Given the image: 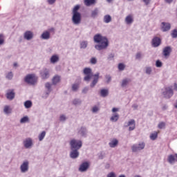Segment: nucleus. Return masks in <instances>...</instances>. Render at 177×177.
<instances>
[{"instance_id": "nucleus-33", "label": "nucleus", "mask_w": 177, "mask_h": 177, "mask_svg": "<svg viewBox=\"0 0 177 177\" xmlns=\"http://www.w3.org/2000/svg\"><path fill=\"white\" fill-rule=\"evenodd\" d=\"M46 135V132L45 131H42L39 135V140H44V138H45Z\"/></svg>"}, {"instance_id": "nucleus-25", "label": "nucleus", "mask_w": 177, "mask_h": 177, "mask_svg": "<svg viewBox=\"0 0 177 177\" xmlns=\"http://www.w3.org/2000/svg\"><path fill=\"white\" fill-rule=\"evenodd\" d=\"M158 138V132L155 131L154 133H151L150 139L151 140H156Z\"/></svg>"}, {"instance_id": "nucleus-61", "label": "nucleus", "mask_w": 177, "mask_h": 177, "mask_svg": "<svg viewBox=\"0 0 177 177\" xmlns=\"http://www.w3.org/2000/svg\"><path fill=\"white\" fill-rule=\"evenodd\" d=\"M13 66L14 67H17V63H14Z\"/></svg>"}, {"instance_id": "nucleus-11", "label": "nucleus", "mask_w": 177, "mask_h": 177, "mask_svg": "<svg viewBox=\"0 0 177 177\" xmlns=\"http://www.w3.org/2000/svg\"><path fill=\"white\" fill-rule=\"evenodd\" d=\"M88 168L89 163L88 162H84L80 165L79 171H80V172H85V171H86V169H88Z\"/></svg>"}, {"instance_id": "nucleus-64", "label": "nucleus", "mask_w": 177, "mask_h": 177, "mask_svg": "<svg viewBox=\"0 0 177 177\" xmlns=\"http://www.w3.org/2000/svg\"><path fill=\"white\" fill-rule=\"evenodd\" d=\"M134 177H141L140 176L136 175Z\"/></svg>"}, {"instance_id": "nucleus-41", "label": "nucleus", "mask_w": 177, "mask_h": 177, "mask_svg": "<svg viewBox=\"0 0 177 177\" xmlns=\"http://www.w3.org/2000/svg\"><path fill=\"white\" fill-rule=\"evenodd\" d=\"M6 77L7 78V80H12V78H13V73L12 72L8 73L6 75Z\"/></svg>"}, {"instance_id": "nucleus-8", "label": "nucleus", "mask_w": 177, "mask_h": 177, "mask_svg": "<svg viewBox=\"0 0 177 177\" xmlns=\"http://www.w3.org/2000/svg\"><path fill=\"white\" fill-rule=\"evenodd\" d=\"M160 30H162L163 32L169 31L171 30V24L168 22H162L160 24Z\"/></svg>"}, {"instance_id": "nucleus-42", "label": "nucleus", "mask_w": 177, "mask_h": 177, "mask_svg": "<svg viewBox=\"0 0 177 177\" xmlns=\"http://www.w3.org/2000/svg\"><path fill=\"white\" fill-rule=\"evenodd\" d=\"M45 87L46 88V89H48V91L49 92H50V88H52V84H50V83H49V82H47L45 84Z\"/></svg>"}, {"instance_id": "nucleus-17", "label": "nucleus", "mask_w": 177, "mask_h": 177, "mask_svg": "<svg viewBox=\"0 0 177 177\" xmlns=\"http://www.w3.org/2000/svg\"><path fill=\"white\" fill-rule=\"evenodd\" d=\"M21 172H27L28 171V161H25L20 167Z\"/></svg>"}, {"instance_id": "nucleus-49", "label": "nucleus", "mask_w": 177, "mask_h": 177, "mask_svg": "<svg viewBox=\"0 0 177 177\" xmlns=\"http://www.w3.org/2000/svg\"><path fill=\"white\" fill-rule=\"evenodd\" d=\"M107 177H115V174L114 172H111L107 175Z\"/></svg>"}, {"instance_id": "nucleus-2", "label": "nucleus", "mask_w": 177, "mask_h": 177, "mask_svg": "<svg viewBox=\"0 0 177 177\" xmlns=\"http://www.w3.org/2000/svg\"><path fill=\"white\" fill-rule=\"evenodd\" d=\"M38 77L35 76V74L27 75L24 79L25 82L27 84H30V85H34L37 82Z\"/></svg>"}, {"instance_id": "nucleus-53", "label": "nucleus", "mask_w": 177, "mask_h": 177, "mask_svg": "<svg viewBox=\"0 0 177 177\" xmlns=\"http://www.w3.org/2000/svg\"><path fill=\"white\" fill-rule=\"evenodd\" d=\"M142 57V54L140 53H138L136 55V59H140Z\"/></svg>"}, {"instance_id": "nucleus-45", "label": "nucleus", "mask_w": 177, "mask_h": 177, "mask_svg": "<svg viewBox=\"0 0 177 177\" xmlns=\"http://www.w3.org/2000/svg\"><path fill=\"white\" fill-rule=\"evenodd\" d=\"M73 104H75V105H77V104H81V101L80 100H77V99H75V100H73Z\"/></svg>"}, {"instance_id": "nucleus-56", "label": "nucleus", "mask_w": 177, "mask_h": 177, "mask_svg": "<svg viewBox=\"0 0 177 177\" xmlns=\"http://www.w3.org/2000/svg\"><path fill=\"white\" fill-rule=\"evenodd\" d=\"M143 2H145V5H149L150 3V0H143Z\"/></svg>"}, {"instance_id": "nucleus-39", "label": "nucleus", "mask_w": 177, "mask_h": 177, "mask_svg": "<svg viewBox=\"0 0 177 177\" xmlns=\"http://www.w3.org/2000/svg\"><path fill=\"white\" fill-rule=\"evenodd\" d=\"M5 43V37H3V35H0V45H3Z\"/></svg>"}, {"instance_id": "nucleus-31", "label": "nucleus", "mask_w": 177, "mask_h": 177, "mask_svg": "<svg viewBox=\"0 0 177 177\" xmlns=\"http://www.w3.org/2000/svg\"><path fill=\"white\" fill-rule=\"evenodd\" d=\"M95 0H84V3L86 6H91L95 3Z\"/></svg>"}, {"instance_id": "nucleus-23", "label": "nucleus", "mask_w": 177, "mask_h": 177, "mask_svg": "<svg viewBox=\"0 0 177 177\" xmlns=\"http://www.w3.org/2000/svg\"><path fill=\"white\" fill-rule=\"evenodd\" d=\"M41 38L43 39H49V38H50V34L49 33V32L46 31L42 33Z\"/></svg>"}, {"instance_id": "nucleus-10", "label": "nucleus", "mask_w": 177, "mask_h": 177, "mask_svg": "<svg viewBox=\"0 0 177 177\" xmlns=\"http://www.w3.org/2000/svg\"><path fill=\"white\" fill-rule=\"evenodd\" d=\"M24 37L25 39H27V41H30V39H32L34 37V33L30 30H27L25 32Z\"/></svg>"}, {"instance_id": "nucleus-7", "label": "nucleus", "mask_w": 177, "mask_h": 177, "mask_svg": "<svg viewBox=\"0 0 177 177\" xmlns=\"http://www.w3.org/2000/svg\"><path fill=\"white\" fill-rule=\"evenodd\" d=\"M132 151L136 153V151H139L140 150H143L145 149V142H141L138 144V145H134L131 147Z\"/></svg>"}, {"instance_id": "nucleus-28", "label": "nucleus", "mask_w": 177, "mask_h": 177, "mask_svg": "<svg viewBox=\"0 0 177 177\" xmlns=\"http://www.w3.org/2000/svg\"><path fill=\"white\" fill-rule=\"evenodd\" d=\"M104 23L109 24L111 21V16L109 15H106L104 17Z\"/></svg>"}, {"instance_id": "nucleus-62", "label": "nucleus", "mask_w": 177, "mask_h": 177, "mask_svg": "<svg viewBox=\"0 0 177 177\" xmlns=\"http://www.w3.org/2000/svg\"><path fill=\"white\" fill-rule=\"evenodd\" d=\"M133 107L134 109H138V105H133Z\"/></svg>"}, {"instance_id": "nucleus-48", "label": "nucleus", "mask_w": 177, "mask_h": 177, "mask_svg": "<svg viewBox=\"0 0 177 177\" xmlns=\"http://www.w3.org/2000/svg\"><path fill=\"white\" fill-rule=\"evenodd\" d=\"M85 131L86 129L84 127H82L81 129L79 131V133H81V135H84Z\"/></svg>"}, {"instance_id": "nucleus-29", "label": "nucleus", "mask_w": 177, "mask_h": 177, "mask_svg": "<svg viewBox=\"0 0 177 177\" xmlns=\"http://www.w3.org/2000/svg\"><path fill=\"white\" fill-rule=\"evenodd\" d=\"M59 62V56L57 55H53L50 58L51 63H56Z\"/></svg>"}, {"instance_id": "nucleus-60", "label": "nucleus", "mask_w": 177, "mask_h": 177, "mask_svg": "<svg viewBox=\"0 0 177 177\" xmlns=\"http://www.w3.org/2000/svg\"><path fill=\"white\" fill-rule=\"evenodd\" d=\"M88 91V88H84V90H83V93H85V92H86Z\"/></svg>"}, {"instance_id": "nucleus-5", "label": "nucleus", "mask_w": 177, "mask_h": 177, "mask_svg": "<svg viewBox=\"0 0 177 177\" xmlns=\"http://www.w3.org/2000/svg\"><path fill=\"white\" fill-rule=\"evenodd\" d=\"M163 95L166 99H169L174 96V91L172 87H166L165 91L163 92Z\"/></svg>"}, {"instance_id": "nucleus-24", "label": "nucleus", "mask_w": 177, "mask_h": 177, "mask_svg": "<svg viewBox=\"0 0 177 177\" xmlns=\"http://www.w3.org/2000/svg\"><path fill=\"white\" fill-rule=\"evenodd\" d=\"M99 15V10L97 8L94 9L91 11V17L95 19V17H97V15Z\"/></svg>"}, {"instance_id": "nucleus-38", "label": "nucleus", "mask_w": 177, "mask_h": 177, "mask_svg": "<svg viewBox=\"0 0 177 177\" xmlns=\"http://www.w3.org/2000/svg\"><path fill=\"white\" fill-rule=\"evenodd\" d=\"M118 69L120 71H122L125 69V65L122 63H120L118 64Z\"/></svg>"}, {"instance_id": "nucleus-50", "label": "nucleus", "mask_w": 177, "mask_h": 177, "mask_svg": "<svg viewBox=\"0 0 177 177\" xmlns=\"http://www.w3.org/2000/svg\"><path fill=\"white\" fill-rule=\"evenodd\" d=\"M146 73H147V74H151V68H149V67L147 68Z\"/></svg>"}, {"instance_id": "nucleus-58", "label": "nucleus", "mask_w": 177, "mask_h": 177, "mask_svg": "<svg viewBox=\"0 0 177 177\" xmlns=\"http://www.w3.org/2000/svg\"><path fill=\"white\" fill-rule=\"evenodd\" d=\"M174 91H177V84L176 83H175L174 84Z\"/></svg>"}, {"instance_id": "nucleus-1", "label": "nucleus", "mask_w": 177, "mask_h": 177, "mask_svg": "<svg viewBox=\"0 0 177 177\" xmlns=\"http://www.w3.org/2000/svg\"><path fill=\"white\" fill-rule=\"evenodd\" d=\"M94 42L98 44L95 46L97 50H103L109 46V39L106 37L102 36L100 34H97L93 37Z\"/></svg>"}, {"instance_id": "nucleus-21", "label": "nucleus", "mask_w": 177, "mask_h": 177, "mask_svg": "<svg viewBox=\"0 0 177 177\" xmlns=\"http://www.w3.org/2000/svg\"><path fill=\"white\" fill-rule=\"evenodd\" d=\"M78 149H75L72 152H71V158H77L78 156H80V153H78Z\"/></svg>"}, {"instance_id": "nucleus-9", "label": "nucleus", "mask_w": 177, "mask_h": 177, "mask_svg": "<svg viewBox=\"0 0 177 177\" xmlns=\"http://www.w3.org/2000/svg\"><path fill=\"white\" fill-rule=\"evenodd\" d=\"M160 45H161V39H160V37H155L152 39V46H153V48H157V46H160Z\"/></svg>"}, {"instance_id": "nucleus-6", "label": "nucleus", "mask_w": 177, "mask_h": 177, "mask_svg": "<svg viewBox=\"0 0 177 177\" xmlns=\"http://www.w3.org/2000/svg\"><path fill=\"white\" fill-rule=\"evenodd\" d=\"M73 24L78 25L81 23V13H74L72 17Z\"/></svg>"}, {"instance_id": "nucleus-36", "label": "nucleus", "mask_w": 177, "mask_h": 177, "mask_svg": "<svg viewBox=\"0 0 177 177\" xmlns=\"http://www.w3.org/2000/svg\"><path fill=\"white\" fill-rule=\"evenodd\" d=\"M21 124H24L26 122H28V117L25 116L22 118L20 120Z\"/></svg>"}, {"instance_id": "nucleus-44", "label": "nucleus", "mask_w": 177, "mask_h": 177, "mask_svg": "<svg viewBox=\"0 0 177 177\" xmlns=\"http://www.w3.org/2000/svg\"><path fill=\"white\" fill-rule=\"evenodd\" d=\"M90 62L91 64H96V63H97V59H96L95 57H92L90 60Z\"/></svg>"}, {"instance_id": "nucleus-14", "label": "nucleus", "mask_w": 177, "mask_h": 177, "mask_svg": "<svg viewBox=\"0 0 177 177\" xmlns=\"http://www.w3.org/2000/svg\"><path fill=\"white\" fill-rule=\"evenodd\" d=\"M125 127H129V131H133V129H135L136 128L135 120L132 119L130 121H129L127 124L125 125Z\"/></svg>"}, {"instance_id": "nucleus-43", "label": "nucleus", "mask_w": 177, "mask_h": 177, "mask_svg": "<svg viewBox=\"0 0 177 177\" xmlns=\"http://www.w3.org/2000/svg\"><path fill=\"white\" fill-rule=\"evenodd\" d=\"M172 38H177V29H174L171 32Z\"/></svg>"}, {"instance_id": "nucleus-27", "label": "nucleus", "mask_w": 177, "mask_h": 177, "mask_svg": "<svg viewBox=\"0 0 177 177\" xmlns=\"http://www.w3.org/2000/svg\"><path fill=\"white\" fill-rule=\"evenodd\" d=\"M26 109H30L32 106V102L30 100H27L24 102Z\"/></svg>"}, {"instance_id": "nucleus-3", "label": "nucleus", "mask_w": 177, "mask_h": 177, "mask_svg": "<svg viewBox=\"0 0 177 177\" xmlns=\"http://www.w3.org/2000/svg\"><path fill=\"white\" fill-rule=\"evenodd\" d=\"M71 149L80 150L82 147V142L81 140H72L70 142Z\"/></svg>"}, {"instance_id": "nucleus-16", "label": "nucleus", "mask_w": 177, "mask_h": 177, "mask_svg": "<svg viewBox=\"0 0 177 177\" xmlns=\"http://www.w3.org/2000/svg\"><path fill=\"white\" fill-rule=\"evenodd\" d=\"M41 77L43 80H46V78H49V70L44 69L41 71Z\"/></svg>"}, {"instance_id": "nucleus-52", "label": "nucleus", "mask_w": 177, "mask_h": 177, "mask_svg": "<svg viewBox=\"0 0 177 177\" xmlns=\"http://www.w3.org/2000/svg\"><path fill=\"white\" fill-rule=\"evenodd\" d=\"M60 121H66V116L64 115H61L59 118Z\"/></svg>"}, {"instance_id": "nucleus-55", "label": "nucleus", "mask_w": 177, "mask_h": 177, "mask_svg": "<svg viewBox=\"0 0 177 177\" xmlns=\"http://www.w3.org/2000/svg\"><path fill=\"white\" fill-rule=\"evenodd\" d=\"M106 78L107 80V82H110L111 81V77H110L109 75H106Z\"/></svg>"}, {"instance_id": "nucleus-13", "label": "nucleus", "mask_w": 177, "mask_h": 177, "mask_svg": "<svg viewBox=\"0 0 177 177\" xmlns=\"http://www.w3.org/2000/svg\"><path fill=\"white\" fill-rule=\"evenodd\" d=\"M99 75H100V73H97L96 74L93 75V77H94V79L90 85L91 88H93V86H95V85H96L97 82H98Z\"/></svg>"}, {"instance_id": "nucleus-35", "label": "nucleus", "mask_w": 177, "mask_h": 177, "mask_svg": "<svg viewBox=\"0 0 177 177\" xmlns=\"http://www.w3.org/2000/svg\"><path fill=\"white\" fill-rule=\"evenodd\" d=\"M88 46V41H82L80 44L81 49H85Z\"/></svg>"}, {"instance_id": "nucleus-30", "label": "nucleus", "mask_w": 177, "mask_h": 177, "mask_svg": "<svg viewBox=\"0 0 177 177\" xmlns=\"http://www.w3.org/2000/svg\"><path fill=\"white\" fill-rule=\"evenodd\" d=\"M100 93H101V96H102V97H106V96H107V95H109V90L102 89L100 91Z\"/></svg>"}, {"instance_id": "nucleus-51", "label": "nucleus", "mask_w": 177, "mask_h": 177, "mask_svg": "<svg viewBox=\"0 0 177 177\" xmlns=\"http://www.w3.org/2000/svg\"><path fill=\"white\" fill-rule=\"evenodd\" d=\"M96 111H99V108L97 106H94L93 108V113H96Z\"/></svg>"}, {"instance_id": "nucleus-63", "label": "nucleus", "mask_w": 177, "mask_h": 177, "mask_svg": "<svg viewBox=\"0 0 177 177\" xmlns=\"http://www.w3.org/2000/svg\"><path fill=\"white\" fill-rule=\"evenodd\" d=\"M107 2L110 3V2H113V0H106Z\"/></svg>"}, {"instance_id": "nucleus-20", "label": "nucleus", "mask_w": 177, "mask_h": 177, "mask_svg": "<svg viewBox=\"0 0 177 177\" xmlns=\"http://www.w3.org/2000/svg\"><path fill=\"white\" fill-rule=\"evenodd\" d=\"M118 145V140L117 139H113L109 143V145L110 146V147L111 148H114L116 147V146Z\"/></svg>"}, {"instance_id": "nucleus-46", "label": "nucleus", "mask_w": 177, "mask_h": 177, "mask_svg": "<svg viewBox=\"0 0 177 177\" xmlns=\"http://www.w3.org/2000/svg\"><path fill=\"white\" fill-rule=\"evenodd\" d=\"M156 67H162V63L161 62H160V60H158V61H156Z\"/></svg>"}, {"instance_id": "nucleus-22", "label": "nucleus", "mask_w": 177, "mask_h": 177, "mask_svg": "<svg viewBox=\"0 0 177 177\" xmlns=\"http://www.w3.org/2000/svg\"><path fill=\"white\" fill-rule=\"evenodd\" d=\"M120 118V115L118 113H114L111 117V121L112 122H117Z\"/></svg>"}, {"instance_id": "nucleus-19", "label": "nucleus", "mask_w": 177, "mask_h": 177, "mask_svg": "<svg viewBox=\"0 0 177 177\" xmlns=\"http://www.w3.org/2000/svg\"><path fill=\"white\" fill-rule=\"evenodd\" d=\"M125 21L127 24H132L133 23V17L131 15H128L125 19Z\"/></svg>"}, {"instance_id": "nucleus-37", "label": "nucleus", "mask_w": 177, "mask_h": 177, "mask_svg": "<svg viewBox=\"0 0 177 177\" xmlns=\"http://www.w3.org/2000/svg\"><path fill=\"white\" fill-rule=\"evenodd\" d=\"M78 10H80V5H77L74 7L73 10V13H80L78 12Z\"/></svg>"}, {"instance_id": "nucleus-12", "label": "nucleus", "mask_w": 177, "mask_h": 177, "mask_svg": "<svg viewBox=\"0 0 177 177\" xmlns=\"http://www.w3.org/2000/svg\"><path fill=\"white\" fill-rule=\"evenodd\" d=\"M171 52H172V48L171 46H167L163 48V55L165 57H168V56L171 55Z\"/></svg>"}, {"instance_id": "nucleus-26", "label": "nucleus", "mask_w": 177, "mask_h": 177, "mask_svg": "<svg viewBox=\"0 0 177 177\" xmlns=\"http://www.w3.org/2000/svg\"><path fill=\"white\" fill-rule=\"evenodd\" d=\"M58 82H60V76L57 75L53 78V84L56 85Z\"/></svg>"}, {"instance_id": "nucleus-34", "label": "nucleus", "mask_w": 177, "mask_h": 177, "mask_svg": "<svg viewBox=\"0 0 177 177\" xmlns=\"http://www.w3.org/2000/svg\"><path fill=\"white\" fill-rule=\"evenodd\" d=\"M12 112V109H10V107L9 106H6L4 107V113H6V114H9Z\"/></svg>"}, {"instance_id": "nucleus-57", "label": "nucleus", "mask_w": 177, "mask_h": 177, "mask_svg": "<svg viewBox=\"0 0 177 177\" xmlns=\"http://www.w3.org/2000/svg\"><path fill=\"white\" fill-rule=\"evenodd\" d=\"M117 111H118V108H113L112 109V112L117 113Z\"/></svg>"}, {"instance_id": "nucleus-15", "label": "nucleus", "mask_w": 177, "mask_h": 177, "mask_svg": "<svg viewBox=\"0 0 177 177\" xmlns=\"http://www.w3.org/2000/svg\"><path fill=\"white\" fill-rule=\"evenodd\" d=\"M24 145L26 149H30L32 146V140L27 138L24 141Z\"/></svg>"}, {"instance_id": "nucleus-32", "label": "nucleus", "mask_w": 177, "mask_h": 177, "mask_svg": "<svg viewBox=\"0 0 177 177\" xmlns=\"http://www.w3.org/2000/svg\"><path fill=\"white\" fill-rule=\"evenodd\" d=\"M131 82V79H124L122 82V86H126V85H128V83Z\"/></svg>"}, {"instance_id": "nucleus-54", "label": "nucleus", "mask_w": 177, "mask_h": 177, "mask_svg": "<svg viewBox=\"0 0 177 177\" xmlns=\"http://www.w3.org/2000/svg\"><path fill=\"white\" fill-rule=\"evenodd\" d=\"M48 2L50 5H53L56 2V0H48Z\"/></svg>"}, {"instance_id": "nucleus-40", "label": "nucleus", "mask_w": 177, "mask_h": 177, "mask_svg": "<svg viewBox=\"0 0 177 177\" xmlns=\"http://www.w3.org/2000/svg\"><path fill=\"white\" fill-rule=\"evenodd\" d=\"M158 127L159 129H162V128H165V122H161L158 124Z\"/></svg>"}, {"instance_id": "nucleus-4", "label": "nucleus", "mask_w": 177, "mask_h": 177, "mask_svg": "<svg viewBox=\"0 0 177 177\" xmlns=\"http://www.w3.org/2000/svg\"><path fill=\"white\" fill-rule=\"evenodd\" d=\"M84 75V81H89L92 78V69L90 68H85L83 71Z\"/></svg>"}, {"instance_id": "nucleus-47", "label": "nucleus", "mask_w": 177, "mask_h": 177, "mask_svg": "<svg viewBox=\"0 0 177 177\" xmlns=\"http://www.w3.org/2000/svg\"><path fill=\"white\" fill-rule=\"evenodd\" d=\"M77 89H78V84H73L72 86V91H77Z\"/></svg>"}, {"instance_id": "nucleus-59", "label": "nucleus", "mask_w": 177, "mask_h": 177, "mask_svg": "<svg viewBox=\"0 0 177 177\" xmlns=\"http://www.w3.org/2000/svg\"><path fill=\"white\" fill-rule=\"evenodd\" d=\"M174 0H165L167 3H171Z\"/></svg>"}, {"instance_id": "nucleus-18", "label": "nucleus", "mask_w": 177, "mask_h": 177, "mask_svg": "<svg viewBox=\"0 0 177 177\" xmlns=\"http://www.w3.org/2000/svg\"><path fill=\"white\" fill-rule=\"evenodd\" d=\"M6 97L9 100H13V99H15V92H13V91H8L6 93Z\"/></svg>"}]
</instances>
